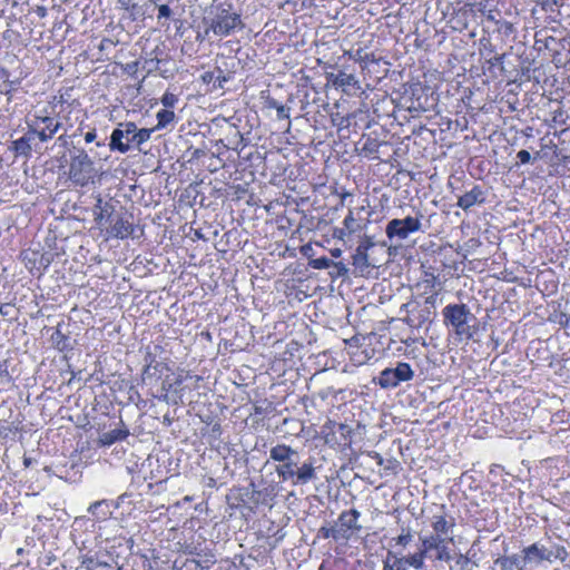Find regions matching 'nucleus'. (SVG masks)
<instances>
[{
  "label": "nucleus",
  "mask_w": 570,
  "mask_h": 570,
  "mask_svg": "<svg viewBox=\"0 0 570 570\" xmlns=\"http://www.w3.org/2000/svg\"><path fill=\"white\" fill-rule=\"evenodd\" d=\"M276 485L263 482L262 488L250 480L247 487H233L226 494V503L233 510H239L243 514L255 513L261 507H273L276 497Z\"/></svg>",
  "instance_id": "obj_1"
},
{
  "label": "nucleus",
  "mask_w": 570,
  "mask_h": 570,
  "mask_svg": "<svg viewBox=\"0 0 570 570\" xmlns=\"http://www.w3.org/2000/svg\"><path fill=\"white\" fill-rule=\"evenodd\" d=\"M204 23L206 29L202 40L210 32L223 38L230 36L236 29L244 28L240 14L233 11V3L229 1L212 4L206 11ZM199 39L200 35L197 36V40Z\"/></svg>",
  "instance_id": "obj_2"
},
{
  "label": "nucleus",
  "mask_w": 570,
  "mask_h": 570,
  "mask_svg": "<svg viewBox=\"0 0 570 570\" xmlns=\"http://www.w3.org/2000/svg\"><path fill=\"white\" fill-rule=\"evenodd\" d=\"M361 513L356 509H350L343 511L333 524L322 525L316 534L318 539H333L337 546L334 549L336 554H343L347 541L353 535L354 531L361 530V525L357 523Z\"/></svg>",
  "instance_id": "obj_3"
},
{
  "label": "nucleus",
  "mask_w": 570,
  "mask_h": 570,
  "mask_svg": "<svg viewBox=\"0 0 570 570\" xmlns=\"http://www.w3.org/2000/svg\"><path fill=\"white\" fill-rule=\"evenodd\" d=\"M315 458L308 455L304 458L299 453L281 469L277 474L282 482H289L292 485H305L317 479Z\"/></svg>",
  "instance_id": "obj_4"
},
{
  "label": "nucleus",
  "mask_w": 570,
  "mask_h": 570,
  "mask_svg": "<svg viewBox=\"0 0 570 570\" xmlns=\"http://www.w3.org/2000/svg\"><path fill=\"white\" fill-rule=\"evenodd\" d=\"M168 361V352L163 346L158 344L147 345L142 364V382L145 384H153L160 381L165 373L171 371Z\"/></svg>",
  "instance_id": "obj_5"
},
{
  "label": "nucleus",
  "mask_w": 570,
  "mask_h": 570,
  "mask_svg": "<svg viewBox=\"0 0 570 570\" xmlns=\"http://www.w3.org/2000/svg\"><path fill=\"white\" fill-rule=\"evenodd\" d=\"M68 174L76 186L85 187L95 181L97 170L94 160L83 148L73 147L70 151Z\"/></svg>",
  "instance_id": "obj_6"
},
{
  "label": "nucleus",
  "mask_w": 570,
  "mask_h": 570,
  "mask_svg": "<svg viewBox=\"0 0 570 570\" xmlns=\"http://www.w3.org/2000/svg\"><path fill=\"white\" fill-rule=\"evenodd\" d=\"M414 375L415 371L410 363L397 361L381 371L373 382L384 390H391L411 381Z\"/></svg>",
  "instance_id": "obj_7"
},
{
  "label": "nucleus",
  "mask_w": 570,
  "mask_h": 570,
  "mask_svg": "<svg viewBox=\"0 0 570 570\" xmlns=\"http://www.w3.org/2000/svg\"><path fill=\"white\" fill-rule=\"evenodd\" d=\"M382 570H426V563H423L413 552L405 553L402 550L389 549L383 559Z\"/></svg>",
  "instance_id": "obj_8"
},
{
  "label": "nucleus",
  "mask_w": 570,
  "mask_h": 570,
  "mask_svg": "<svg viewBox=\"0 0 570 570\" xmlns=\"http://www.w3.org/2000/svg\"><path fill=\"white\" fill-rule=\"evenodd\" d=\"M422 227L420 217L406 216L405 218L391 219L385 228L390 240H404L410 234L419 232Z\"/></svg>",
  "instance_id": "obj_9"
},
{
  "label": "nucleus",
  "mask_w": 570,
  "mask_h": 570,
  "mask_svg": "<svg viewBox=\"0 0 570 570\" xmlns=\"http://www.w3.org/2000/svg\"><path fill=\"white\" fill-rule=\"evenodd\" d=\"M377 340V334L374 331H371L366 334L355 333L350 338H344L345 345H348L351 348H355L351 351L350 361L354 366H361L367 363L366 354H363L361 347L366 345V341H368V345H373Z\"/></svg>",
  "instance_id": "obj_10"
},
{
  "label": "nucleus",
  "mask_w": 570,
  "mask_h": 570,
  "mask_svg": "<svg viewBox=\"0 0 570 570\" xmlns=\"http://www.w3.org/2000/svg\"><path fill=\"white\" fill-rule=\"evenodd\" d=\"M28 127L41 141H48L60 129L61 122L55 117L49 116H33L31 120L27 121Z\"/></svg>",
  "instance_id": "obj_11"
},
{
  "label": "nucleus",
  "mask_w": 570,
  "mask_h": 570,
  "mask_svg": "<svg viewBox=\"0 0 570 570\" xmlns=\"http://www.w3.org/2000/svg\"><path fill=\"white\" fill-rule=\"evenodd\" d=\"M135 132V122H120L115 128L110 136L109 149L111 151H119L126 154L131 149V135Z\"/></svg>",
  "instance_id": "obj_12"
},
{
  "label": "nucleus",
  "mask_w": 570,
  "mask_h": 570,
  "mask_svg": "<svg viewBox=\"0 0 570 570\" xmlns=\"http://www.w3.org/2000/svg\"><path fill=\"white\" fill-rule=\"evenodd\" d=\"M107 232L111 237L119 239L134 236L135 224L132 214L127 212L116 213L112 219L109 222Z\"/></svg>",
  "instance_id": "obj_13"
},
{
  "label": "nucleus",
  "mask_w": 570,
  "mask_h": 570,
  "mask_svg": "<svg viewBox=\"0 0 570 570\" xmlns=\"http://www.w3.org/2000/svg\"><path fill=\"white\" fill-rule=\"evenodd\" d=\"M76 570H104L112 568V557L104 551H88L80 556Z\"/></svg>",
  "instance_id": "obj_14"
},
{
  "label": "nucleus",
  "mask_w": 570,
  "mask_h": 570,
  "mask_svg": "<svg viewBox=\"0 0 570 570\" xmlns=\"http://www.w3.org/2000/svg\"><path fill=\"white\" fill-rule=\"evenodd\" d=\"M444 326L449 344L458 346L461 343H468L471 338H478L475 332H471L470 323H442Z\"/></svg>",
  "instance_id": "obj_15"
},
{
  "label": "nucleus",
  "mask_w": 570,
  "mask_h": 570,
  "mask_svg": "<svg viewBox=\"0 0 570 570\" xmlns=\"http://www.w3.org/2000/svg\"><path fill=\"white\" fill-rule=\"evenodd\" d=\"M328 424L332 425V431L326 434L325 442L327 444L336 443L342 448L350 446L354 434L353 428L345 423H335L332 421H330Z\"/></svg>",
  "instance_id": "obj_16"
},
{
  "label": "nucleus",
  "mask_w": 570,
  "mask_h": 570,
  "mask_svg": "<svg viewBox=\"0 0 570 570\" xmlns=\"http://www.w3.org/2000/svg\"><path fill=\"white\" fill-rule=\"evenodd\" d=\"M446 538H441L439 534L430 533V534H420L416 550L413 552L423 563H425L428 558H432V552L435 551Z\"/></svg>",
  "instance_id": "obj_17"
},
{
  "label": "nucleus",
  "mask_w": 570,
  "mask_h": 570,
  "mask_svg": "<svg viewBox=\"0 0 570 570\" xmlns=\"http://www.w3.org/2000/svg\"><path fill=\"white\" fill-rule=\"evenodd\" d=\"M276 324L277 323H266L264 327L261 323L259 325L249 324V331L256 342L262 343L265 346H273L283 340L282 336H278L274 332V330H276Z\"/></svg>",
  "instance_id": "obj_18"
},
{
  "label": "nucleus",
  "mask_w": 570,
  "mask_h": 570,
  "mask_svg": "<svg viewBox=\"0 0 570 570\" xmlns=\"http://www.w3.org/2000/svg\"><path fill=\"white\" fill-rule=\"evenodd\" d=\"M487 200V191L479 185H474L470 190L458 197L456 206L463 210H469L474 205H482Z\"/></svg>",
  "instance_id": "obj_19"
},
{
  "label": "nucleus",
  "mask_w": 570,
  "mask_h": 570,
  "mask_svg": "<svg viewBox=\"0 0 570 570\" xmlns=\"http://www.w3.org/2000/svg\"><path fill=\"white\" fill-rule=\"evenodd\" d=\"M299 452L286 444H276L269 450V458L277 462L275 466L276 474L279 473L281 469L284 468L287 462L293 458H297Z\"/></svg>",
  "instance_id": "obj_20"
},
{
  "label": "nucleus",
  "mask_w": 570,
  "mask_h": 570,
  "mask_svg": "<svg viewBox=\"0 0 570 570\" xmlns=\"http://www.w3.org/2000/svg\"><path fill=\"white\" fill-rule=\"evenodd\" d=\"M14 353L7 350L0 352V384H10L16 372Z\"/></svg>",
  "instance_id": "obj_21"
},
{
  "label": "nucleus",
  "mask_w": 570,
  "mask_h": 570,
  "mask_svg": "<svg viewBox=\"0 0 570 570\" xmlns=\"http://www.w3.org/2000/svg\"><path fill=\"white\" fill-rule=\"evenodd\" d=\"M528 561L525 554L501 556L494 560V566L501 570H525Z\"/></svg>",
  "instance_id": "obj_22"
},
{
  "label": "nucleus",
  "mask_w": 570,
  "mask_h": 570,
  "mask_svg": "<svg viewBox=\"0 0 570 570\" xmlns=\"http://www.w3.org/2000/svg\"><path fill=\"white\" fill-rule=\"evenodd\" d=\"M525 554L528 563H539L541 561H549L548 548L539 542H534L522 549Z\"/></svg>",
  "instance_id": "obj_23"
},
{
  "label": "nucleus",
  "mask_w": 570,
  "mask_h": 570,
  "mask_svg": "<svg viewBox=\"0 0 570 570\" xmlns=\"http://www.w3.org/2000/svg\"><path fill=\"white\" fill-rule=\"evenodd\" d=\"M365 207L361 206L356 209V215L354 210L350 209L347 216L344 218L343 225L347 229L348 235H352L356 232H360L366 227V224L368 223V219H363L360 214L361 212H364Z\"/></svg>",
  "instance_id": "obj_24"
},
{
  "label": "nucleus",
  "mask_w": 570,
  "mask_h": 570,
  "mask_svg": "<svg viewBox=\"0 0 570 570\" xmlns=\"http://www.w3.org/2000/svg\"><path fill=\"white\" fill-rule=\"evenodd\" d=\"M121 424H124L121 422ZM129 435V430L122 425L121 428H116L106 432L100 433L98 443L101 446H110L116 442L124 441Z\"/></svg>",
  "instance_id": "obj_25"
},
{
  "label": "nucleus",
  "mask_w": 570,
  "mask_h": 570,
  "mask_svg": "<svg viewBox=\"0 0 570 570\" xmlns=\"http://www.w3.org/2000/svg\"><path fill=\"white\" fill-rule=\"evenodd\" d=\"M35 135L28 129V131L20 137L19 139L12 141V150L14 151L16 156H22L26 158H29L31 156L32 151V141L35 140Z\"/></svg>",
  "instance_id": "obj_26"
},
{
  "label": "nucleus",
  "mask_w": 570,
  "mask_h": 570,
  "mask_svg": "<svg viewBox=\"0 0 570 570\" xmlns=\"http://www.w3.org/2000/svg\"><path fill=\"white\" fill-rule=\"evenodd\" d=\"M471 316L465 304H450L443 308L444 321H468Z\"/></svg>",
  "instance_id": "obj_27"
},
{
  "label": "nucleus",
  "mask_w": 570,
  "mask_h": 570,
  "mask_svg": "<svg viewBox=\"0 0 570 570\" xmlns=\"http://www.w3.org/2000/svg\"><path fill=\"white\" fill-rule=\"evenodd\" d=\"M114 501L100 500L91 503L88 508V512L97 520H107L112 515L111 507Z\"/></svg>",
  "instance_id": "obj_28"
},
{
  "label": "nucleus",
  "mask_w": 570,
  "mask_h": 570,
  "mask_svg": "<svg viewBox=\"0 0 570 570\" xmlns=\"http://www.w3.org/2000/svg\"><path fill=\"white\" fill-rule=\"evenodd\" d=\"M382 145L376 138L366 137L364 140H360L356 144V150L361 156L364 157H374Z\"/></svg>",
  "instance_id": "obj_29"
},
{
  "label": "nucleus",
  "mask_w": 570,
  "mask_h": 570,
  "mask_svg": "<svg viewBox=\"0 0 570 570\" xmlns=\"http://www.w3.org/2000/svg\"><path fill=\"white\" fill-rule=\"evenodd\" d=\"M63 323H58V327L56 332L51 335L52 344L59 351H68L73 348L75 340H72L69 335L65 334L61 330Z\"/></svg>",
  "instance_id": "obj_30"
},
{
  "label": "nucleus",
  "mask_w": 570,
  "mask_h": 570,
  "mask_svg": "<svg viewBox=\"0 0 570 570\" xmlns=\"http://www.w3.org/2000/svg\"><path fill=\"white\" fill-rule=\"evenodd\" d=\"M328 80L336 87L345 88L348 86L360 87L358 80L352 73L338 71L337 73H331Z\"/></svg>",
  "instance_id": "obj_31"
},
{
  "label": "nucleus",
  "mask_w": 570,
  "mask_h": 570,
  "mask_svg": "<svg viewBox=\"0 0 570 570\" xmlns=\"http://www.w3.org/2000/svg\"><path fill=\"white\" fill-rule=\"evenodd\" d=\"M436 302L438 295H431L425 298L424 303L421 305L419 317L421 321H433L436 316Z\"/></svg>",
  "instance_id": "obj_32"
},
{
  "label": "nucleus",
  "mask_w": 570,
  "mask_h": 570,
  "mask_svg": "<svg viewBox=\"0 0 570 570\" xmlns=\"http://www.w3.org/2000/svg\"><path fill=\"white\" fill-rule=\"evenodd\" d=\"M431 527L433 529V533L452 541V538H449V533L451 528L454 527V522L449 523L443 515H434Z\"/></svg>",
  "instance_id": "obj_33"
},
{
  "label": "nucleus",
  "mask_w": 570,
  "mask_h": 570,
  "mask_svg": "<svg viewBox=\"0 0 570 570\" xmlns=\"http://www.w3.org/2000/svg\"><path fill=\"white\" fill-rule=\"evenodd\" d=\"M298 324L301 326V335L299 337H294L291 342V345H295L297 347H303L305 344L311 345L313 342L316 341L315 335L309 330L307 323L301 322Z\"/></svg>",
  "instance_id": "obj_34"
},
{
  "label": "nucleus",
  "mask_w": 570,
  "mask_h": 570,
  "mask_svg": "<svg viewBox=\"0 0 570 570\" xmlns=\"http://www.w3.org/2000/svg\"><path fill=\"white\" fill-rule=\"evenodd\" d=\"M473 563L469 557L461 552H454L452 561L449 563V570H473Z\"/></svg>",
  "instance_id": "obj_35"
},
{
  "label": "nucleus",
  "mask_w": 570,
  "mask_h": 570,
  "mask_svg": "<svg viewBox=\"0 0 570 570\" xmlns=\"http://www.w3.org/2000/svg\"><path fill=\"white\" fill-rule=\"evenodd\" d=\"M153 130L154 129H148V128L138 129L137 126L135 125V132L130 137L131 149L141 150V145L150 139V135H151Z\"/></svg>",
  "instance_id": "obj_36"
},
{
  "label": "nucleus",
  "mask_w": 570,
  "mask_h": 570,
  "mask_svg": "<svg viewBox=\"0 0 570 570\" xmlns=\"http://www.w3.org/2000/svg\"><path fill=\"white\" fill-rule=\"evenodd\" d=\"M216 562L215 556L212 552L205 553L203 560H186L185 567L195 570H208Z\"/></svg>",
  "instance_id": "obj_37"
},
{
  "label": "nucleus",
  "mask_w": 570,
  "mask_h": 570,
  "mask_svg": "<svg viewBox=\"0 0 570 570\" xmlns=\"http://www.w3.org/2000/svg\"><path fill=\"white\" fill-rule=\"evenodd\" d=\"M160 380H161V385H160L159 394L154 395V396L158 397L159 400H163V401L167 402L168 401V393L174 390L175 385H180L181 384V380L180 379H176L175 381H171L169 379V374L168 373H165V375Z\"/></svg>",
  "instance_id": "obj_38"
},
{
  "label": "nucleus",
  "mask_w": 570,
  "mask_h": 570,
  "mask_svg": "<svg viewBox=\"0 0 570 570\" xmlns=\"http://www.w3.org/2000/svg\"><path fill=\"white\" fill-rule=\"evenodd\" d=\"M421 342V346L425 347V343L422 338H412L407 337L406 340H402V342L405 344L404 347V355L409 358L415 362L416 366H420V363L416 361V346H414L416 343Z\"/></svg>",
  "instance_id": "obj_39"
},
{
  "label": "nucleus",
  "mask_w": 570,
  "mask_h": 570,
  "mask_svg": "<svg viewBox=\"0 0 570 570\" xmlns=\"http://www.w3.org/2000/svg\"><path fill=\"white\" fill-rule=\"evenodd\" d=\"M353 265L361 273L366 271L371 266V264L368 262L367 252L363 250L360 247H356L355 254L353 255Z\"/></svg>",
  "instance_id": "obj_40"
},
{
  "label": "nucleus",
  "mask_w": 570,
  "mask_h": 570,
  "mask_svg": "<svg viewBox=\"0 0 570 570\" xmlns=\"http://www.w3.org/2000/svg\"><path fill=\"white\" fill-rule=\"evenodd\" d=\"M413 533L410 527H402L401 533L393 538V541L395 542L394 547H400V550H404L412 541H413Z\"/></svg>",
  "instance_id": "obj_41"
},
{
  "label": "nucleus",
  "mask_w": 570,
  "mask_h": 570,
  "mask_svg": "<svg viewBox=\"0 0 570 570\" xmlns=\"http://www.w3.org/2000/svg\"><path fill=\"white\" fill-rule=\"evenodd\" d=\"M548 553L550 558V562H553L556 560H559L561 562H564L567 558L569 557V553L566 549V547L553 543L551 547L548 548Z\"/></svg>",
  "instance_id": "obj_42"
},
{
  "label": "nucleus",
  "mask_w": 570,
  "mask_h": 570,
  "mask_svg": "<svg viewBox=\"0 0 570 570\" xmlns=\"http://www.w3.org/2000/svg\"><path fill=\"white\" fill-rule=\"evenodd\" d=\"M115 205L111 202H106L102 209L96 212L95 222L97 224H101L102 219L106 218L109 223L115 216Z\"/></svg>",
  "instance_id": "obj_43"
},
{
  "label": "nucleus",
  "mask_w": 570,
  "mask_h": 570,
  "mask_svg": "<svg viewBox=\"0 0 570 570\" xmlns=\"http://www.w3.org/2000/svg\"><path fill=\"white\" fill-rule=\"evenodd\" d=\"M434 552V556H432L434 560L446 562L448 564L452 561L453 553H451L446 540Z\"/></svg>",
  "instance_id": "obj_44"
},
{
  "label": "nucleus",
  "mask_w": 570,
  "mask_h": 570,
  "mask_svg": "<svg viewBox=\"0 0 570 570\" xmlns=\"http://www.w3.org/2000/svg\"><path fill=\"white\" fill-rule=\"evenodd\" d=\"M157 118V128H164L175 119V112L169 109H161L156 115Z\"/></svg>",
  "instance_id": "obj_45"
},
{
  "label": "nucleus",
  "mask_w": 570,
  "mask_h": 570,
  "mask_svg": "<svg viewBox=\"0 0 570 570\" xmlns=\"http://www.w3.org/2000/svg\"><path fill=\"white\" fill-rule=\"evenodd\" d=\"M471 332H475L478 334V338H471L473 342L481 343L483 342L484 337L488 336L492 340L491 334L488 333V323H474L471 325Z\"/></svg>",
  "instance_id": "obj_46"
},
{
  "label": "nucleus",
  "mask_w": 570,
  "mask_h": 570,
  "mask_svg": "<svg viewBox=\"0 0 570 570\" xmlns=\"http://www.w3.org/2000/svg\"><path fill=\"white\" fill-rule=\"evenodd\" d=\"M309 265L315 269L331 268L334 265V261L326 256L314 258L309 262Z\"/></svg>",
  "instance_id": "obj_47"
},
{
  "label": "nucleus",
  "mask_w": 570,
  "mask_h": 570,
  "mask_svg": "<svg viewBox=\"0 0 570 570\" xmlns=\"http://www.w3.org/2000/svg\"><path fill=\"white\" fill-rule=\"evenodd\" d=\"M157 19L161 23V26H165V22H163V20H169L173 17V10L169 8L167 3H160L157 6Z\"/></svg>",
  "instance_id": "obj_48"
},
{
  "label": "nucleus",
  "mask_w": 570,
  "mask_h": 570,
  "mask_svg": "<svg viewBox=\"0 0 570 570\" xmlns=\"http://www.w3.org/2000/svg\"><path fill=\"white\" fill-rule=\"evenodd\" d=\"M331 268L332 271L330 272V275L333 278L346 276L348 273V269L342 262H334V265H332Z\"/></svg>",
  "instance_id": "obj_49"
},
{
  "label": "nucleus",
  "mask_w": 570,
  "mask_h": 570,
  "mask_svg": "<svg viewBox=\"0 0 570 570\" xmlns=\"http://www.w3.org/2000/svg\"><path fill=\"white\" fill-rule=\"evenodd\" d=\"M97 137L98 136H97L96 129H91L85 134L83 138L87 144H91V142L96 141L97 147H105L107 138L105 137V138L97 140Z\"/></svg>",
  "instance_id": "obj_50"
},
{
  "label": "nucleus",
  "mask_w": 570,
  "mask_h": 570,
  "mask_svg": "<svg viewBox=\"0 0 570 570\" xmlns=\"http://www.w3.org/2000/svg\"><path fill=\"white\" fill-rule=\"evenodd\" d=\"M177 102L178 96L173 92L166 91L161 97V104L166 107V109L174 108Z\"/></svg>",
  "instance_id": "obj_51"
},
{
  "label": "nucleus",
  "mask_w": 570,
  "mask_h": 570,
  "mask_svg": "<svg viewBox=\"0 0 570 570\" xmlns=\"http://www.w3.org/2000/svg\"><path fill=\"white\" fill-rule=\"evenodd\" d=\"M355 60H356V61H360V62H363L364 65H367L368 62H374V61H376V60H375V57H374V53L365 52V51H364V50H362V49H358V50L355 52Z\"/></svg>",
  "instance_id": "obj_52"
},
{
  "label": "nucleus",
  "mask_w": 570,
  "mask_h": 570,
  "mask_svg": "<svg viewBox=\"0 0 570 570\" xmlns=\"http://www.w3.org/2000/svg\"><path fill=\"white\" fill-rule=\"evenodd\" d=\"M217 72H218V75L215 76L214 88L215 89H223L224 88V83L227 82L230 79V77L224 75V72H223V70L220 68H217Z\"/></svg>",
  "instance_id": "obj_53"
},
{
  "label": "nucleus",
  "mask_w": 570,
  "mask_h": 570,
  "mask_svg": "<svg viewBox=\"0 0 570 570\" xmlns=\"http://www.w3.org/2000/svg\"><path fill=\"white\" fill-rule=\"evenodd\" d=\"M479 11L485 16L488 21L494 22L495 24H500L501 20L497 19L492 10L487 11L485 6L483 3H479Z\"/></svg>",
  "instance_id": "obj_54"
},
{
  "label": "nucleus",
  "mask_w": 570,
  "mask_h": 570,
  "mask_svg": "<svg viewBox=\"0 0 570 570\" xmlns=\"http://www.w3.org/2000/svg\"><path fill=\"white\" fill-rule=\"evenodd\" d=\"M499 31H501L504 36H510L514 31V27L511 22L507 20H501L499 24Z\"/></svg>",
  "instance_id": "obj_55"
},
{
  "label": "nucleus",
  "mask_w": 570,
  "mask_h": 570,
  "mask_svg": "<svg viewBox=\"0 0 570 570\" xmlns=\"http://www.w3.org/2000/svg\"><path fill=\"white\" fill-rule=\"evenodd\" d=\"M373 246H374L373 238L371 236L364 235L357 247L367 252Z\"/></svg>",
  "instance_id": "obj_56"
},
{
  "label": "nucleus",
  "mask_w": 570,
  "mask_h": 570,
  "mask_svg": "<svg viewBox=\"0 0 570 570\" xmlns=\"http://www.w3.org/2000/svg\"><path fill=\"white\" fill-rule=\"evenodd\" d=\"M363 354H366V361H371L375 357V348L372 345H368V341H366V345L361 347Z\"/></svg>",
  "instance_id": "obj_57"
},
{
  "label": "nucleus",
  "mask_w": 570,
  "mask_h": 570,
  "mask_svg": "<svg viewBox=\"0 0 570 570\" xmlns=\"http://www.w3.org/2000/svg\"><path fill=\"white\" fill-rule=\"evenodd\" d=\"M9 78H10V72L6 68L0 67V82H3V85L10 89L11 83H10Z\"/></svg>",
  "instance_id": "obj_58"
},
{
  "label": "nucleus",
  "mask_w": 570,
  "mask_h": 570,
  "mask_svg": "<svg viewBox=\"0 0 570 570\" xmlns=\"http://www.w3.org/2000/svg\"><path fill=\"white\" fill-rule=\"evenodd\" d=\"M291 108L287 106L277 107V119H289Z\"/></svg>",
  "instance_id": "obj_59"
},
{
  "label": "nucleus",
  "mask_w": 570,
  "mask_h": 570,
  "mask_svg": "<svg viewBox=\"0 0 570 570\" xmlns=\"http://www.w3.org/2000/svg\"><path fill=\"white\" fill-rule=\"evenodd\" d=\"M517 157L518 159L520 160L521 164H528L530 163L531 160V155L528 150H520L518 154H517Z\"/></svg>",
  "instance_id": "obj_60"
},
{
  "label": "nucleus",
  "mask_w": 570,
  "mask_h": 570,
  "mask_svg": "<svg viewBox=\"0 0 570 570\" xmlns=\"http://www.w3.org/2000/svg\"><path fill=\"white\" fill-rule=\"evenodd\" d=\"M215 76L214 71H206L200 76V80L204 83L209 85L210 82H215Z\"/></svg>",
  "instance_id": "obj_61"
},
{
  "label": "nucleus",
  "mask_w": 570,
  "mask_h": 570,
  "mask_svg": "<svg viewBox=\"0 0 570 570\" xmlns=\"http://www.w3.org/2000/svg\"><path fill=\"white\" fill-rule=\"evenodd\" d=\"M130 497V494L128 492H125L122 494H120L116 501H114V504L112 507L115 509H118L122 503L126 502V500Z\"/></svg>",
  "instance_id": "obj_62"
},
{
  "label": "nucleus",
  "mask_w": 570,
  "mask_h": 570,
  "mask_svg": "<svg viewBox=\"0 0 570 570\" xmlns=\"http://www.w3.org/2000/svg\"><path fill=\"white\" fill-rule=\"evenodd\" d=\"M367 455H368L370 458H372L373 460H375V462H376V464H377V465H380V466H381V465H383L384 460H383L382 455H381L379 452H376V451H370V452H367Z\"/></svg>",
  "instance_id": "obj_63"
},
{
  "label": "nucleus",
  "mask_w": 570,
  "mask_h": 570,
  "mask_svg": "<svg viewBox=\"0 0 570 570\" xmlns=\"http://www.w3.org/2000/svg\"><path fill=\"white\" fill-rule=\"evenodd\" d=\"M503 60H504V55H497L489 60V63L491 66H498V65L503 63Z\"/></svg>",
  "instance_id": "obj_64"
}]
</instances>
